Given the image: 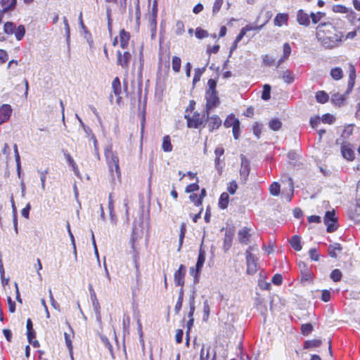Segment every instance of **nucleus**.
I'll use <instances>...</instances> for the list:
<instances>
[{
    "instance_id": "f257e3e1",
    "label": "nucleus",
    "mask_w": 360,
    "mask_h": 360,
    "mask_svg": "<svg viewBox=\"0 0 360 360\" xmlns=\"http://www.w3.org/2000/svg\"><path fill=\"white\" fill-rule=\"evenodd\" d=\"M316 38L325 49H334L341 46L344 34L331 22H321L316 27Z\"/></svg>"
},
{
    "instance_id": "f03ea898",
    "label": "nucleus",
    "mask_w": 360,
    "mask_h": 360,
    "mask_svg": "<svg viewBox=\"0 0 360 360\" xmlns=\"http://www.w3.org/2000/svg\"><path fill=\"white\" fill-rule=\"evenodd\" d=\"M105 156L112 181H115L116 178L120 181L121 179V171L119 165V158L117 153L111 150V147H109L105 149Z\"/></svg>"
},
{
    "instance_id": "7ed1b4c3",
    "label": "nucleus",
    "mask_w": 360,
    "mask_h": 360,
    "mask_svg": "<svg viewBox=\"0 0 360 360\" xmlns=\"http://www.w3.org/2000/svg\"><path fill=\"white\" fill-rule=\"evenodd\" d=\"M208 89L205 93L206 99V112L209 115V111L219 104V99L216 91L217 82L210 79L207 82Z\"/></svg>"
},
{
    "instance_id": "20e7f679",
    "label": "nucleus",
    "mask_w": 360,
    "mask_h": 360,
    "mask_svg": "<svg viewBox=\"0 0 360 360\" xmlns=\"http://www.w3.org/2000/svg\"><path fill=\"white\" fill-rule=\"evenodd\" d=\"M254 250L255 247L250 246L245 252L247 273L248 274H254L257 271V258L251 252Z\"/></svg>"
},
{
    "instance_id": "39448f33",
    "label": "nucleus",
    "mask_w": 360,
    "mask_h": 360,
    "mask_svg": "<svg viewBox=\"0 0 360 360\" xmlns=\"http://www.w3.org/2000/svg\"><path fill=\"white\" fill-rule=\"evenodd\" d=\"M324 223L327 226V231L328 233L333 232L337 229V218L335 216L334 211H328L326 212Z\"/></svg>"
},
{
    "instance_id": "423d86ee",
    "label": "nucleus",
    "mask_w": 360,
    "mask_h": 360,
    "mask_svg": "<svg viewBox=\"0 0 360 360\" xmlns=\"http://www.w3.org/2000/svg\"><path fill=\"white\" fill-rule=\"evenodd\" d=\"M205 261V252L200 249L199 251L198 260H197L196 265H195V270H194L193 268H191V271H190L191 274L193 275L194 277L195 283L198 282V276L203 266Z\"/></svg>"
},
{
    "instance_id": "0eeeda50",
    "label": "nucleus",
    "mask_w": 360,
    "mask_h": 360,
    "mask_svg": "<svg viewBox=\"0 0 360 360\" xmlns=\"http://www.w3.org/2000/svg\"><path fill=\"white\" fill-rule=\"evenodd\" d=\"M90 292H91V300L92 302V306L94 308V311L96 315V321L99 325L102 324V319H101V307L99 304V302L97 300L96 295L94 290L92 289V287L90 286L89 288Z\"/></svg>"
},
{
    "instance_id": "6e6552de",
    "label": "nucleus",
    "mask_w": 360,
    "mask_h": 360,
    "mask_svg": "<svg viewBox=\"0 0 360 360\" xmlns=\"http://www.w3.org/2000/svg\"><path fill=\"white\" fill-rule=\"evenodd\" d=\"M131 58V55L129 51L122 53L120 51H117V64L120 65L123 69L127 70Z\"/></svg>"
},
{
    "instance_id": "1a4fd4ad",
    "label": "nucleus",
    "mask_w": 360,
    "mask_h": 360,
    "mask_svg": "<svg viewBox=\"0 0 360 360\" xmlns=\"http://www.w3.org/2000/svg\"><path fill=\"white\" fill-rule=\"evenodd\" d=\"M240 175L243 181H245L250 170V162L243 155H240Z\"/></svg>"
},
{
    "instance_id": "9d476101",
    "label": "nucleus",
    "mask_w": 360,
    "mask_h": 360,
    "mask_svg": "<svg viewBox=\"0 0 360 360\" xmlns=\"http://www.w3.org/2000/svg\"><path fill=\"white\" fill-rule=\"evenodd\" d=\"M12 108L8 104H0V124L7 122L12 114Z\"/></svg>"
},
{
    "instance_id": "9b49d317",
    "label": "nucleus",
    "mask_w": 360,
    "mask_h": 360,
    "mask_svg": "<svg viewBox=\"0 0 360 360\" xmlns=\"http://www.w3.org/2000/svg\"><path fill=\"white\" fill-rule=\"evenodd\" d=\"M186 268L183 264H181L177 271H175L174 275V281L176 285L183 287L184 285V278L186 276Z\"/></svg>"
},
{
    "instance_id": "f8f14e48",
    "label": "nucleus",
    "mask_w": 360,
    "mask_h": 360,
    "mask_svg": "<svg viewBox=\"0 0 360 360\" xmlns=\"http://www.w3.org/2000/svg\"><path fill=\"white\" fill-rule=\"evenodd\" d=\"M184 117L187 120V125L189 128L197 129L202 123V119L199 113H194L192 117L186 114Z\"/></svg>"
},
{
    "instance_id": "ddd939ff",
    "label": "nucleus",
    "mask_w": 360,
    "mask_h": 360,
    "mask_svg": "<svg viewBox=\"0 0 360 360\" xmlns=\"http://www.w3.org/2000/svg\"><path fill=\"white\" fill-rule=\"evenodd\" d=\"M234 236V231L232 229H226L225 230L223 249L224 252H227L232 245L233 238Z\"/></svg>"
},
{
    "instance_id": "4468645a",
    "label": "nucleus",
    "mask_w": 360,
    "mask_h": 360,
    "mask_svg": "<svg viewBox=\"0 0 360 360\" xmlns=\"http://www.w3.org/2000/svg\"><path fill=\"white\" fill-rule=\"evenodd\" d=\"M297 21L303 26L309 27L310 25V14L309 15L304 10L300 9L297 12Z\"/></svg>"
},
{
    "instance_id": "2eb2a0df",
    "label": "nucleus",
    "mask_w": 360,
    "mask_h": 360,
    "mask_svg": "<svg viewBox=\"0 0 360 360\" xmlns=\"http://www.w3.org/2000/svg\"><path fill=\"white\" fill-rule=\"evenodd\" d=\"M112 89L114 94L117 97L116 102L120 104L121 101L120 94L122 93L121 83L118 77H115L112 82Z\"/></svg>"
},
{
    "instance_id": "dca6fc26",
    "label": "nucleus",
    "mask_w": 360,
    "mask_h": 360,
    "mask_svg": "<svg viewBox=\"0 0 360 360\" xmlns=\"http://www.w3.org/2000/svg\"><path fill=\"white\" fill-rule=\"evenodd\" d=\"M250 231V229L247 227H243L239 230L238 233V237L240 243L243 244H248L249 243L251 236Z\"/></svg>"
},
{
    "instance_id": "f3484780",
    "label": "nucleus",
    "mask_w": 360,
    "mask_h": 360,
    "mask_svg": "<svg viewBox=\"0 0 360 360\" xmlns=\"http://www.w3.org/2000/svg\"><path fill=\"white\" fill-rule=\"evenodd\" d=\"M208 127L210 131H212L214 129H218L221 124V120L219 118L218 115H213L212 117H208Z\"/></svg>"
},
{
    "instance_id": "a211bd4d",
    "label": "nucleus",
    "mask_w": 360,
    "mask_h": 360,
    "mask_svg": "<svg viewBox=\"0 0 360 360\" xmlns=\"http://www.w3.org/2000/svg\"><path fill=\"white\" fill-rule=\"evenodd\" d=\"M17 0H1L0 4L2 7L1 11L6 13L9 11H13L16 6Z\"/></svg>"
},
{
    "instance_id": "6ab92c4d",
    "label": "nucleus",
    "mask_w": 360,
    "mask_h": 360,
    "mask_svg": "<svg viewBox=\"0 0 360 360\" xmlns=\"http://www.w3.org/2000/svg\"><path fill=\"white\" fill-rule=\"evenodd\" d=\"M129 39H130L129 32L125 31L124 29L120 30V46L123 49H125L127 48V46L129 45Z\"/></svg>"
},
{
    "instance_id": "aec40b11",
    "label": "nucleus",
    "mask_w": 360,
    "mask_h": 360,
    "mask_svg": "<svg viewBox=\"0 0 360 360\" xmlns=\"http://www.w3.org/2000/svg\"><path fill=\"white\" fill-rule=\"evenodd\" d=\"M341 153L344 158L347 160H353L354 158V153L348 145L343 144L341 147Z\"/></svg>"
},
{
    "instance_id": "412c9836",
    "label": "nucleus",
    "mask_w": 360,
    "mask_h": 360,
    "mask_svg": "<svg viewBox=\"0 0 360 360\" xmlns=\"http://www.w3.org/2000/svg\"><path fill=\"white\" fill-rule=\"evenodd\" d=\"M224 153V150L223 147L218 146L215 148L214 154L216 155L214 160L215 167L218 170L219 172H221L222 168L219 166L220 157L223 155Z\"/></svg>"
},
{
    "instance_id": "4be33fe9",
    "label": "nucleus",
    "mask_w": 360,
    "mask_h": 360,
    "mask_svg": "<svg viewBox=\"0 0 360 360\" xmlns=\"http://www.w3.org/2000/svg\"><path fill=\"white\" fill-rule=\"evenodd\" d=\"M196 293L195 290H193L188 300L189 305V311L188 313V317L190 319H193V314L195 309V299Z\"/></svg>"
},
{
    "instance_id": "5701e85b",
    "label": "nucleus",
    "mask_w": 360,
    "mask_h": 360,
    "mask_svg": "<svg viewBox=\"0 0 360 360\" xmlns=\"http://www.w3.org/2000/svg\"><path fill=\"white\" fill-rule=\"evenodd\" d=\"M326 17V13H323V12H316V13H314V12H311L310 13V19L311 20V22L312 24L314 25H316V24H319L321 22V20Z\"/></svg>"
},
{
    "instance_id": "b1692460",
    "label": "nucleus",
    "mask_w": 360,
    "mask_h": 360,
    "mask_svg": "<svg viewBox=\"0 0 360 360\" xmlns=\"http://www.w3.org/2000/svg\"><path fill=\"white\" fill-rule=\"evenodd\" d=\"M288 20V16L285 13H278L274 18V25L278 27L282 26L283 24H286Z\"/></svg>"
},
{
    "instance_id": "393cba45",
    "label": "nucleus",
    "mask_w": 360,
    "mask_h": 360,
    "mask_svg": "<svg viewBox=\"0 0 360 360\" xmlns=\"http://www.w3.org/2000/svg\"><path fill=\"white\" fill-rule=\"evenodd\" d=\"M290 243L295 250L300 251L302 250L301 238L297 235H295L292 237L290 240Z\"/></svg>"
},
{
    "instance_id": "a878e982",
    "label": "nucleus",
    "mask_w": 360,
    "mask_h": 360,
    "mask_svg": "<svg viewBox=\"0 0 360 360\" xmlns=\"http://www.w3.org/2000/svg\"><path fill=\"white\" fill-rule=\"evenodd\" d=\"M162 148L164 152H171L172 150L173 146L171 143V140L169 136H165L162 140Z\"/></svg>"
},
{
    "instance_id": "bb28decb",
    "label": "nucleus",
    "mask_w": 360,
    "mask_h": 360,
    "mask_svg": "<svg viewBox=\"0 0 360 360\" xmlns=\"http://www.w3.org/2000/svg\"><path fill=\"white\" fill-rule=\"evenodd\" d=\"M330 75L333 79L339 80L343 77V71L340 68L336 67L330 70Z\"/></svg>"
},
{
    "instance_id": "cd10ccee",
    "label": "nucleus",
    "mask_w": 360,
    "mask_h": 360,
    "mask_svg": "<svg viewBox=\"0 0 360 360\" xmlns=\"http://www.w3.org/2000/svg\"><path fill=\"white\" fill-rule=\"evenodd\" d=\"M345 100V96L336 93L332 95L331 101L336 105H341Z\"/></svg>"
},
{
    "instance_id": "c85d7f7f",
    "label": "nucleus",
    "mask_w": 360,
    "mask_h": 360,
    "mask_svg": "<svg viewBox=\"0 0 360 360\" xmlns=\"http://www.w3.org/2000/svg\"><path fill=\"white\" fill-rule=\"evenodd\" d=\"M229 195L226 193H222L219 200V207L221 209H226L229 204Z\"/></svg>"
},
{
    "instance_id": "c756f323",
    "label": "nucleus",
    "mask_w": 360,
    "mask_h": 360,
    "mask_svg": "<svg viewBox=\"0 0 360 360\" xmlns=\"http://www.w3.org/2000/svg\"><path fill=\"white\" fill-rule=\"evenodd\" d=\"M239 122V120L236 119L234 115H231L227 117L224 122V125L226 128H229L231 127H233L234 125L238 124Z\"/></svg>"
},
{
    "instance_id": "7c9ffc66",
    "label": "nucleus",
    "mask_w": 360,
    "mask_h": 360,
    "mask_svg": "<svg viewBox=\"0 0 360 360\" xmlns=\"http://www.w3.org/2000/svg\"><path fill=\"white\" fill-rule=\"evenodd\" d=\"M15 39L18 41H20L25 36V28L24 25H19L18 27L15 28L14 33Z\"/></svg>"
},
{
    "instance_id": "2f4dec72",
    "label": "nucleus",
    "mask_w": 360,
    "mask_h": 360,
    "mask_svg": "<svg viewBox=\"0 0 360 360\" xmlns=\"http://www.w3.org/2000/svg\"><path fill=\"white\" fill-rule=\"evenodd\" d=\"M322 344V342L321 340H307L304 343V349H310L314 347H318L321 346Z\"/></svg>"
},
{
    "instance_id": "473e14b6",
    "label": "nucleus",
    "mask_w": 360,
    "mask_h": 360,
    "mask_svg": "<svg viewBox=\"0 0 360 360\" xmlns=\"http://www.w3.org/2000/svg\"><path fill=\"white\" fill-rule=\"evenodd\" d=\"M342 250V248L339 243H335L333 245H330L328 247V255L333 258L337 257V253L336 251H340Z\"/></svg>"
},
{
    "instance_id": "72a5a7b5",
    "label": "nucleus",
    "mask_w": 360,
    "mask_h": 360,
    "mask_svg": "<svg viewBox=\"0 0 360 360\" xmlns=\"http://www.w3.org/2000/svg\"><path fill=\"white\" fill-rule=\"evenodd\" d=\"M328 95L323 91H319L316 94V99L320 103H325L328 101Z\"/></svg>"
},
{
    "instance_id": "f704fd0d",
    "label": "nucleus",
    "mask_w": 360,
    "mask_h": 360,
    "mask_svg": "<svg viewBox=\"0 0 360 360\" xmlns=\"http://www.w3.org/2000/svg\"><path fill=\"white\" fill-rule=\"evenodd\" d=\"M13 150H14V153H15V162H16L17 171H18V176H20L21 165H20V155L18 153L17 144H14Z\"/></svg>"
},
{
    "instance_id": "c9c22d12",
    "label": "nucleus",
    "mask_w": 360,
    "mask_h": 360,
    "mask_svg": "<svg viewBox=\"0 0 360 360\" xmlns=\"http://www.w3.org/2000/svg\"><path fill=\"white\" fill-rule=\"evenodd\" d=\"M281 186L278 182H273L269 186V192L274 196H278L280 193Z\"/></svg>"
},
{
    "instance_id": "e433bc0d",
    "label": "nucleus",
    "mask_w": 360,
    "mask_h": 360,
    "mask_svg": "<svg viewBox=\"0 0 360 360\" xmlns=\"http://www.w3.org/2000/svg\"><path fill=\"white\" fill-rule=\"evenodd\" d=\"M181 64V60L179 57L174 56L172 58V70H174V72L177 73L180 71Z\"/></svg>"
},
{
    "instance_id": "4c0bfd02",
    "label": "nucleus",
    "mask_w": 360,
    "mask_h": 360,
    "mask_svg": "<svg viewBox=\"0 0 360 360\" xmlns=\"http://www.w3.org/2000/svg\"><path fill=\"white\" fill-rule=\"evenodd\" d=\"M282 77L284 82L287 84L292 83L295 79L293 73L288 70L283 72Z\"/></svg>"
},
{
    "instance_id": "58836bf2",
    "label": "nucleus",
    "mask_w": 360,
    "mask_h": 360,
    "mask_svg": "<svg viewBox=\"0 0 360 360\" xmlns=\"http://www.w3.org/2000/svg\"><path fill=\"white\" fill-rule=\"evenodd\" d=\"M15 25L12 22H7L4 25V32L7 34H13L14 33Z\"/></svg>"
},
{
    "instance_id": "ea45409f",
    "label": "nucleus",
    "mask_w": 360,
    "mask_h": 360,
    "mask_svg": "<svg viewBox=\"0 0 360 360\" xmlns=\"http://www.w3.org/2000/svg\"><path fill=\"white\" fill-rule=\"evenodd\" d=\"M271 86L269 84H264L262 94V98L264 101H268L271 97Z\"/></svg>"
},
{
    "instance_id": "a19ab883",
    "label": "nucleus",
    "mask_w": 360,
    "mask_h": 360,
    "mask_svg": "<svg viewBox=\"0 0 360 360\" xmlns=\"http://www.w3.org/2000/svg\"><path fill=\"white\" fill-rule=\"evenodd\" d=\"M186 232V224L184 223H182L181 224V227H180V233H179V249H178L179 251L180 250V249L182 246Z\"/></svg>"
},
{
    "instance_id": "79ce46f5",
    "label": "nucleus",
    "mask_w": 360,
    "mask_h": 360,
    "mask_svg": "<svg viewBox=\"0 0 360 360\" xmlns=\"http://www.w3.org/2000/svg\"><path fill=\"white\" fill-rule=\"evenodd\" d=\"M269 126L271 129L274 131H277L281 129L282 123L279 120L274 119L269 122Z\"/></svg>"
},
{
    "instance_id": "37998d69",
    "label": "nucleus",
    "mask_w": 360,
    "mask_h": 360,
    "mask_svg": "<svg viewBox=\"0 0 360 360\" xmlns=\"http://www.w3.org/2000/svg\"><path fill=\"white\" fill-rule=\"evenodd\" d=\"M175 34L181 35L185 32L184 24L181 20H177L175 24Z\"/></svg>"
},
{
    "instance_id": "c03bdc74",
    "label": "nucleus",
    "mask_w": 360,
    "mask_h": 360,
    "mask_svg": "<svg viewBox=\"0 0 360 360\" xmlns=\"http://www.w3.org/2000/svg\"><path fill=\"white\" fill-rule=\"evenodd\" d=\"M149 29L151 33V38L154 39L156 35L157 30V20L149 19Z\"/></svg>"
},
{
    "instance_id": "a18cd8bd",
    "label": "nucleus",
    "mask_w": 360,
    "mask_h": 360,
    "mask_svg": "<svg viewBox=\"0 0 360 360\" xmlns=\"http://www.w3.org/2000/svg\"><path fill=\"white\" fill-rule=\"evenodd\" d=\"M195 35L198 39H202L207 37L209 34L206 30L200 27H197L195 31Z\"/></svg>"
},
{
    "instance_id": "49530a36",
    "label": "nucleus",
    "mask_w": 360,
    "mask_h": 360,
    "mask_svg": "<svg viewBox=\"0 0 360 360\" xmlns=\"http://www.w3.org/2000/svg\"><path fill=\"white\" fill-rule=\"evenodd\" d=\"M64 336H65V341L66 346L68 348V350H69V352L70 354L71 357L72 358V349H73V347H72V340H71V338H70V335L68 334L67 333H64Z\"/></svg>"
},
{
    "instance_id": "de8ad7c7",
    "label": "nucleus",
    "mask_w": 360,
    "mask_h": 360,
    "mask_svg": "<svg viewBox=\"0 0 360 360\" xmlns=\"http://www.w3.org/2000/svg\"><path fill=\"white\" fill-rule=\"evenodd\" d=\"M313 330V326L311 323L302 324L301 326V332L303 335H308Z\"/></svg>"
},
{
    "instance_id": "09e8293b",
    "label": "nucleus",
    "mask_w": 360,
    "mask_h": 360,
    "mask_svg": "<svg viewBox=\"0 0 360 360\" xmlns=\"http://www.w3.org/2000/svg\"><path fill=\"white\" fill-rule=\"evenodd\" d=\"M354 125L349 124L346 126L342 131V136L344 139L349 138L353 133Z\"/></svg>"
},
{
    "instance_id": "8fccbe9b",
    "label": "nucleus",
    "mask_w": 360,
    "mask_h": 360,
    "mask_svg": "<svg viewBox=\"0 0 360 360\" xmlns=\"http://www.w3.org/2000/svg\"><path fill=\"white\" fill-rule=\"evenodd\" d=\"M210 305L208 304V302L207 300H205L203 302V313H204L203 320L204 321H207L208 320L209 316H210Z\"/></svg>"
},
{
    "instance_id": "3c124183",
    "label": "nucleus",
    "mask_w": 360,
    "mask_h": 360,
    "mask_svg": "<svg viewBox=\"0 0 360 360\" xmlns=\"http://www.w3.org/2000/svg\"><path fill=\"white\" fill-rule=\"evenodd\" d=\"M63 24L65 26V34H66V41H67L68 44H69L70 38V30L69 23H68V19L65 16H64L63 18Z\"/></svg>"
},
{
    "instance_id": "603ef678",
    "label": "nucleus",
    "mask_w": 360,
    "mask_h": 360,
    "mask_svg": "<svg viewBox=\"0 0 360 360\" xmlns=\"http://www.w3.org/2000/svg\"><path fill=\"white\" fill-rule=\"evenodd\" d=\"M341 278H342V273L339 269H334L333 271H332V272L330 274V278L333 281H335V282L340 281L341 280Z\"/></svg>"
},
{
    "instance_id": "864d4df0",
    "label": "nucleus",
    "mask_w": 360,
    "mask_h": 360,
    "mask_svg": "<svg viewBox=\"0 0 360 360\" xmlns=\"http://www.w3.org/2000/svg\"><path fill=\"white\" fill-rule=\"evenodd\" d=\"M189 198L191 201L193 202L196 206H199L202 204V197L198 196V195L195 193L190 195Z\"/></svg>"
},
{
    "instance_id": "5fc2aeb1",
    "label": "nucleus",
    "mask_w": 360,
    "mask_h": 360,
    "mask_svg": "<svg viewBox=\"0 0 360 360\" xmlns=\"http://www.w3.org/2000/svg\"><path fill=\"white\" fill-rule=\"evenodd\" d=\"M265 23L263 24V25H254V24H250V25H245L244 27V29L245 30V31L248 32L249 31H251V30H257V31H259L261 30L264 26Z\"/></svg>"
},
{
    "instance_id": "6e6d98bb",
    "label": "nucleus",
    "mask_w": 360,
    "mask_h": 360,
    "mask_svg": "<svg viewBox=\"0 0 360 360\" xmlns=\"http://www.w3.org/2000/svg\"><path fill=\"white\" fill-rule=\"evenodd\" d=\"M263 63L266 66H271L274 65L275 59L269 55H264L262 56Z\"/></svg>"
},
{
    "instance_id": "4d7b16f0",
    "label": "nucleus",
    "mask_w": 360,
    "mask_h": 360,
    "mask_svg": "<svg viewBox=\"0 0 360 360\" xmlns=\"http://www.w3.org/2000/svg\"><path fill=\"white\" fill-rule=\"evenodd\" d=\"M283 56L284 59H288L291 53V47L288 43H285L283 46Z\"/></svg>"
},
{
    "instance_id": "13d9d810",
    "label": "nucleus",
    "mask_w": 360,
    "mask_h": 360,
    "mask_svg": "<svg viewBox=\"0 0 360 360\" xmlns=\"http://www.w3.org/2000/svg\"><path fill=\"white\" fill-rule=\"evenodd\" d=\"M321 121L326 124H333L335 121V117L330 114H325L321 117Z\"/></svg>"
},
{
    "instance_id": "bf43d9fd",
    "label": "nucleus",
    "mask_w": 360,
    "mask_h": 360,
    "mask_svg": "<svg viewBox=\"0 0 360 360\" xmlns=\"http://www.w3.org/2000/svg\"><path fill=\"white\" fill-rule=\"evenodd\" d=\"M223 1H224V0H215L214 1V5L212 7L213 15L217 14L219 11V10L221 7V5L223 4Z\"/></svg>"
},
{
    "instance_id": "052dcab7",
    "label": "nucleus",
    "mask_w": 360,
    "mask_h": 360,
    "mask_svg": "<svg viewBox=\"0 0 360 360\" xmlns=\"http://www.w3.org/2000/svg\"><path fill=\"white\" fill-rule=\"evenodd\" d=\"M158 18V6L157 3H154L153 7L151 8L149 19L150 20H157Z\"/></svg>"
},
{
    "instance_id": "680f3d73",
    "label": "nucleus",
    "mask_w": 360,
    "mask_h": 360,
    "mask_svg": "<svg viewBox=\"0 0 360 360\" xmlns=\"http://www.w3.org/2000/svg\"><path fill=\"white\" fill-rule=\"evenodd\" d=\"M205 69V68H203L202 69L198 68L195 70V74H194L193 81V83H195V82L200 81V77H201L202 74L203 73Z\"/></svg>"
},
{
    "instance_id": "e2e57ef3",
    "label": "nucleus",
    "mask_w": 360,
    "mask_h": 360,
    "mask_svg": "<svg viewBox=\"0 0 360 360\" xmlns=\"http://www.w3.org/2000/svg\"><path fill=\"white\" fill-rule=\"evenodd\" d=\"M47 173H48V172L46 170L40 172L41 186V189L43 191H45V188H46V174Z\"/></svg>"
},
{
    "instance_id": "0e129e2a",
    "label": "nucleus",
    "mask_w": 360,
    "mask_h": 360,
    "mask_svg": "<svg viewBox=\"0 0 360 360\" xmlns=\"http://www.w3.org/2000/svg\"><path fill=\"white\" fill-rule=\"evenodd\" d=\"M309 257L312 260L318 261L319 259V255L316 248H311L309 251Z\"/></svg>"
},
{
    "instance_id": "69168bd1",
    "label": "nucleus",
    "mask_w": 360,
    "mask_h": 360,
    "mask_svg": "<svg viewBox=\"0 0 360 360\" xmlns=\"http://www.w3.org/2000/svg\"><path fill=\"white\" fill-rule=\"evenodd\" d=\"M271 281L274 285H279L282 283L283 277L281 274H276L273 276Z\"/></svg>"
},
{
    "instance_id": "338daca9",
    "label": "nucleus",
    "mask_w": 360,
    "mask_h": 360,
    "mask_svg": "<svg viewBox=\"0 0 360 360\" xmlns=\"http://www.w3.org/2000/svg\"><path fill=\"white\" fill-rule=\"evenodd\" d=\"M238 188V185L235 181L229 183L227 190L231 194H234Z\"/></svg>"
},
{
    "instance_id": "774afa93",
    "label": "nucleus",
    "mask_w": 360,
    "mask_h": 360,
    "mask_svg": "<svg viewBox=\"0 0 360 360\" xmlns=\"http://www.w3.org/2000/svg\"><path fill=\"white\" fill-rule=\"evenodd\" d=\"M356 206L360 208V180L358 181L356 186Z\"/></svg>"
}]
</instances>
